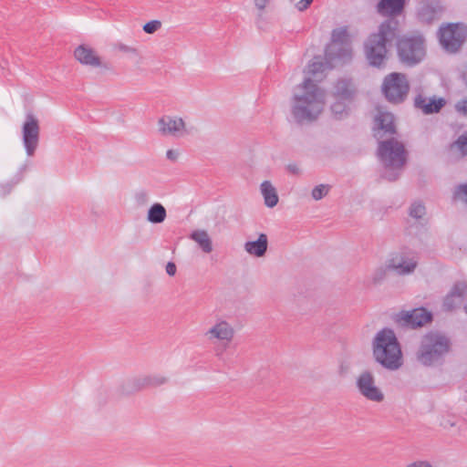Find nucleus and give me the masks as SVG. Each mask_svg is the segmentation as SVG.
Segmentation results:
<instances>
[{"label": "nucleus", "instance_id": "41", "mask_svg": "<svg viewBox=\"0 0 467 467\" xmlns=\"http://www.w3.org/2000/svg\"><path fill=\"white\" fill-rule=\"evenodd\" d=\"M314 0H300L296 3V6L299 11L306 10Z\"/></svg>", "mask_w": 467, "mask_h": 467}, {"label": "nucleus", "instance_id": "29", "mask_svg": "<svg viewBox=\"0 0 467 467\" xmlns=\"http://www.w3.org/2000/svg\"><path fill=\"white\" fill-rule=\"evenodd\" d=\"M331 43L350 45L347 27H338L331 33Z\"/></svg>", "mask_w": 467, "mask_h": 467}, {"label": "nucleus", "instance_id": "13", "mask_svg": "<svg viewBox=\"0 0 467 467\" xmlns=\"http://www.w3.org/2000/svg\"><path fill=\"white\" fill-rule=\"evenodd\" d=\"M356 386L365 399L374 402H381L384 400L382 390L376 385L375 377L368 370L362 371L357 378Z\"/></svg>", "mask_w": 467, "mask_h": 467}, {"label": "nucleus", "instance_id": "25", "mask_svg": "<svg viewBox=\"0 0 467 467\" xmlns=\"http://www.w3.org/2000/svg\"><path fill=\"white\" fill-rule=\"evenodd\" d=\"M260 188L264 196L265 204L269 208L275 207L278 202V195L275 188L269 181L263 182Z\"/></svg>", "mask_w": 467, "mask_h": 467}, {"label": "nucleus", "instance_id": "26", "mask_svg": "<svg viewBox=\"0 0 467 467\" xmlns=\"http://www.w3.org/2000/svg\"><path fill=\"white\" fill-rule=\"evenodd\" d=\"M190 238L192 241H194L195 243H197L199 244V246L201 247V249L204 253L209 254L213 251L212 240L209 237V234L206 231H204V230L193 231L191 234Z\"/></svg>", "mask_w": 467, "mask_h": 467}, {"label": "nucleus", "instance_id": "22", "mask_svg": "<svg viewBox=\"0 0 467 467\" xmlns=\"http://www.w3.org/2000/svg\"><path fill=\"white\" fill-rule=\"evenodd\" d=\"M356 92V87L350 78L338 79L335 85V96L340 99L352 100Z\"/></svg>", "mask_w": 467, "mask_h": 467}, {"label": "nucleus", "instance_id": "21", "mask_svg": "<svg viewBox=\"0 0 467 467\" xmlns=\"http://www.w3.org/2000/svg\"><path fill=\"white\" fill-rule=\"evenodd\" d=\"M75 58L79 63L90 67H100L101 61L99 56L96 55L95 51L85 45L78 46L74 51Z\"/></svg>", "mask_w": 467, "mask_h": 467}, {"label": "nucleus", "instance_id": "47", "mask_svg": "<svg viewBox=\"0 0 467 467\" xmlns=\"http://www.w3.org/2000/svg\"><path fill=\"white\" fill-rule=\"evenodd\" d=\"M269 0H254L255 6L260 10H264Z\"/></svg>", "mask_w": 467, "mask_h": 467}, {"label": "nucleus", "instance_id": "42", "mask_svg": "<svg viewBox=\"0 0 467 467\" xmlns=\"http://www.w3.org/2000/svg\"><path fill=\"white\" fill-rule=\"evenodd\" d=\"M458 112L463 113L464 115L467 114V99L461 100L457 102L455 106Z\"/></svg>", "mask_w": 467, "mask_h": 467}, {"label": "nucleus", "instance_id": "6", "mask_svg": "<svg viewBox=\"0 0 467 467\" xmlns=\"http://www.w3.org/2000/svg\"><path fill=\"white\" fill-rule=\"evenodd\" d=\"M377 155L384 168L402 169L407 162L408 152L401 141L391 137L379 140Z\"/></svg>", "mask_w": 467, "mask_h": 467}, {"label": "nucleus", "instance_id": "33", "mask_svg": "<svg viewBox=\"0 0 467 467\" xmlns=\"http://www.w3.org/2000/svg\"><path fill=\"white\" fill-rule=\"evenodd\" d=\"M329 186L327 184H319L316 186L311 192L312 198L316 201L321 200L328 193Z\"/></svg>", "mask_w": 467, "mask_h": 467}, {"label": "nucleus", "instance_id": "45", "mask_svg": "<svg viewBox=\"0 0 467 467\" xmlns=\"http://www.w3.org/2000/svg\"><path fill=\"white\" fill-rule=\"evenodd\" d=\"M348 370H349V365L346 362H341L338 367V374L340 376H345L348 374Z\"/></svg>", "mask_w": 467, "mask_h": 467}, {"label": "nucleus", "instance_id": "12", "mask_svg": "<svg viewBox=\"0 0 467 467\" xmlns=\"http://www.w3.org/2000/svg\"><path fill=\"white\" fill-rule=\"evenodd\" d=\"M393 320L399 327L416 329L431 322L432 314L424 307H418L410 311H400L394 316Z\"/></svg>", "mask_w": 467, "mask_h": 467}, {"label": "nucleus", "instance_id": "18", "mask_svg": "<svg viewBox=\"0 0 467 467\" xmlns=\"http://www.w3.org/2000/svg\"><path fill=\"white\" fill-rule=\"evenodd\" d=\"M158 126L161 135L178 136L185 129V122L182 118L163 116L158 120Z\"/></svg>", "mask_w": 467, "mask_h": 467}, {"label": "nucleus", "instance_id": "14", "mask_svg": "<svg viewBox=\"0 0 467 467\" xmlns=\"http://www.w3.org/2000/svg\"><path fill=\"white\" fill-rule=\"evenodd\" d=\"M443 11L440 0H420L417 7V17L421 23L431 24L441 18Z\"/></svg>", "mask_w": 467, "mask_h": 467}, {"label": "nucleus", "instance_id": "3", "mask_svg": "<svg viewBox=\"0 0 467 467\" xmlns=\"http://www.w3.org/2000/svg\"><path fill=\"white\" fill-rule=\"evenodd\" d=\"M375 360L383 368L396 370L402 366V352L399 340L391 328L379 330L372 343Z\"/></svg>", "mask_w": 467, "mask_h": 467}, {"label": "nucleus", "instance_id": "30", "mask_svg": "<svg viewBox=\"0 0 467 467\" xmlns=\"http://www.w3.org/2000/svg\"><path fill=\"white\" fill-rule=\"evenodd\" d=\"M327 67L330 68L327 60L323 62L319 58L315 57V59L307 66L308 74L316 76L317 73L323 72Z\"/></svg>", "mask_w": 467, "mask_h": 467}, {"label": "nucleus", "instance_id": "49", "mask_svg": "<svg viewBox=\"0 0 467 467\" xmlns=\"http://www.w3.org/2000/svg\"><path fill=\"white\" fill-rule=\"evenodd\" d=\"M464 309H465V310H466V312H467V305L464 306Z\"/></svg>", "mask_w": 467, "mask_h": 467}, {"label": "nucleus", "instance_id": "36", "mask_svg": "<svg viewBox=\"0 0 467 467\" xmlns=\"http://www.w3.org/2000/svg\"><path fill=\"white\" fill-rule=\"evenodd\" d=\"M388 270L389 269L387 267V265L385 267L380 266L377 268L371 277L373 284L377 285L381 283L386 278Z\"/></svg>", "mask_w": 467, "mask_h": 467}, {"label": "nucleus", "instance_id": "16", "mask_svg": "<svg viewBox=\"0 0 467 467\" xmlns=\"http://www.w3.org/2000/svg\"><path fill=\"white\" fill-rule=\"evenodd\" d=\"M467 298V283L456 282L450 292L445 296L442 308L445 311H453L459 308Z\"/></svg>", "mask_w": 467, "mask_h": 467}, {"label": "nucleus", "instance_id": "27", "mask_svg": "<svg viewBox=\"0 0 467 467\" xmlns=\"http://www.w3.org/2000/svg\"><path fill=\"white\" fill-rule=\"evenodd\" d=\"M167 217V212L165 207L160 203H153L147 213V220L151 223H161Z\"/></svg>", "mask_w": 467, "mask_h": 467}, {"label": "nucleus", "instance_id": "43", "mask_svg": "<svg viewBox=\"0 0 467 467\" xmlns=\"http://www.w3.org/2000/svg\"><path fill=\"white\" fill-rule=\"evenodd\" d=\"M406 467H432V465L427 461H416L408 464Z\"/></svg>", "mask_w": 467, "mask_h": 467}, {"label": "nucleus", "instance_id": "48", "mask_svg": "<svg viewBox=\"0 0 467 467\" xmlns=\"http://www.w3.org/2000/svg\"><path fill=\"white\" fill-rule=\"evenodd\" d=\"M166 157L168 160L174 161L177 160L178 153L176 151H174L173 150H169L166 152Z\"/></svg>", "mask_w": 467, "mask_h": 467}, {"label": "nucleus", "instance_id": "9", "mask_svg": "<svg viewBox=\"0 0 467 467\" xmlns=\"http://www.w3.org/2000/svg\"><path fill=\"white\" fill-rule=\"evenodd\" d=\"M418 265V257L414 251L402 248L392 253L387 261V267L399 275L412 274Z\"/></svg>", "mask_w": 467, "mask_h": 467}, {"label": "nucleus", "instance_id": "34", "mask_svg": "<svg viewBox=\"0 0 467 467\" xmlns=\"http://www.w3.org/2000/svg\"><path fill=\"white\" fill-rule=\"evenodd\" d=\"M453 198L462 201L467 205V182L460 184L455 188Z\"/></svg>", "mask_w": 467, "mask_h": 467}, {"label": "nucleus", "instance_id": "44", "mask_svg": "<svg viewBox=\"0 0 467 467\" xmlns=\"http://www.w3.org/2000/svg\"><path fill=\"white\" fill-rule=\"evenodd\" d=\"M176 271H177V267H176V265H175L173 262H169V263L166 265V273H167L170 276H173V275H175Z\"/></svg>", "mask_w": 467, "mask_h": 467}, {"label": "nucleus", "instance_id": "24", "mask_svg": "<svg viewBox=\"0 0 467 467\" xmlns=\"http://www.w3.org/2000/svg\"><path fill=\"white\" fill-rule=\"evenodd\" d=\"M405 3L406 0H379L377 9L383 16H397L403 11Z\"/></svg>", "mask_w": 467, "mask_h": 467}, {"label": "nucleus", "instance_id": "50", "mask_svg": "<svg viewBox=\"0 0 467 467\" xmlns=\"http://www.w3.org/2000/svg\"><path fill=\"white\" fill-rule=\"evenodd\" d=\"M291 2H294L295 0H290Z\"/></svg>", "mask_w": 467, "mask_h": 467}, {"label": "nucleus", "instance_id": "19", "mask_svg": "<svg viewBox=\"0 0 467 467\" xmlns=\"http://www.w3.org/2000/svg\"><path fill=\"white\" fill-rule=\"evenodd\" d=\"M445 104L446 101L442 98H432L428 100L427 98L419 94L414 99V107L420 109L426 115L438 113Z\"/></svg>", "mask_w": 467, "mask_h": 467}, {"label": "nucleus", "instance_id": "2", "mask_svg": "<svg viewBox=\"0 0 467 467\" xmlns=\"http://www.w3.org/2000/svg\"><path fill=\"white\" fill-rule=\"evenodd\" d=\"M398 21L388 19L381 23L376 33L368 36L364 43V53L369 66L382 68L388 61V45L397 38Z\"/></svg>", "mask_w": 467, "mask_h": 467}, {"label": "nucleus", "instance_id": "10", "mask_svg": "<svg viewBox=\"0 0 467 467\" xmlns=\"http://www.w3.org/2000/svg\"><path fill=\"white\" fill-rule=\"evenodd\" d=\"M168 382V378L161 375H141L132 377L120 385L119 390L121 395H132L149 388H156Z\"/></svg>", "mask_w": 467, "mask_h": 467}, {"label": "nucleus", "instance_id": "40", "mask_svg": "<svg viewBox=\"0 0 467 467\" xmlns=\"http://www.w3.org/2000/svg\"><path fill=\"white\" fill-rule=\"evenodd\" d=\"M114 48L127 54L138 55V51L135 47L127 46L122 43H117L114 45Z\"/></svg>", "mask_w": 467, "mask_h": 467}, {"label": "nucleus", "instance_id": "5", "mask_svg": "<svg viewBox=\"0 0 467 467\" xmlns=\"http://www.w3.org/2000/svg\"><path fill=\"white\" fill-rule=\"evenodd\" d=\"M396 47L400 62L407 67L419 65L427 55L426 38L420 32L400 36L397 39Z\"/></svg>", "mask_w": 467, "mask_h": 467}, {"label": "nucleus", "instance_id": "7", "mask_svg": "<svg viewBox=\"0 0 467 467\" xmlns=\"http://www.w3.org/2000/svg\"><path fill=\"white\" fill-rule=\"evenodd\" d=\"M438 36L441 46L449 53L458 52L467 38V26L461 23H450L440 27Z\"/></svg>", "mask_w": 467, "mask_h": 467}, {"label": "nucleus", "instance_id": "11", "mask_svg": "<svg viewBox=\"0 0 467 467\" xmlns=\"http://www.w3.org/2000/svg\"><path fill=\"white\" fill-rule=\"evenodd\" d=\"M39 140V120L32 112H27L22 125V141L27 156H34L38 147Z\"/></svg>", "mask_w": 467, "mask_h": 467}, {"label": "nucleus", "instance_id": "15", "mask_svg": "<svg viewBox=\"0 0 467 467\" xmlns=\"http://www.w3.org/2000/svg\"><path fill=\"white\" fill-rule=\"evenodd\" d=\"M352 49L350 45L330 43L325 49V59L333 68L337 63H346L351 59Z\"/></svg>", "mask_w": 467, "mask_h": 467}, {"label": "nucleus", "instance_id": "38", "mask_svg": "<svg viewBox=\"0 0 467 467\" xmlns=\"http://www.w3.org/2000/svg\"><path fill=\"white\" fill-rule=\"evenodd\" d=\"M451 149L456 147L462 152V155H466L467 154V136L466 135L460 136L457 139V140L451 144Z\"/></svg>", "mask_w": 467, "mask_h": 467}, {"label": "nucleus", "instance_id": "32", "mask_svg": "<svg viewBox=\"0 0 467 467\" xmlns=\"http://www.w3.org/2000/svg\"><path fill=\"white\" fill-rule=\"evenodd\" d=\"M331 111L337 119H342L348 114V108L345 102L338 100L332 104Z\"/></svg>", "mask_w": 467, "mask_h": 467}, {"label": "nucleus", "instance_id": "31", "mask_svg": "<svg viewBox=\"0 0 467 467\" xmlns=\"http://www.w3.org/2000/svg\"><path fill=\"white\" fill-rule=\"evenodd\" d=\"M409 214L416 220H420L426 214V208L421 202H414L410 207Z\"/></svg>", "mask_w": 467, "mask_h": 467}, {"label": "nucleus", "instance_id": "1", "mask_svg": "<svg viewBox=\"0 0 467 467\" xmlns=\"http://www.w3.org/2000/svg\"><path fill=\"white\" fill-rule=\"evenodd\" d=\"M301 93L293 97L292 115L299 124L317 119L324 107V93L309 78L298 86Z\"/></svg>", "mask_w": 467, "mask_h": 467}, {"label": "nucleus", "instance_id": "23", "mask_svg": "<svg viewBox=\"0 0 467 467\" xmlns=\"http://www.w3.org/2000/svg\"><path fill=\"white\" fill-rule=\"evenodd\" d=\"M244 247L245 252L249 254L256 257H262L267 251V235L265 234H260L257 240L246 242Z\"/></svg>", "mask_w": 467, "mask_h": 467}, {"label": "nucleus", "instance_id": "20", "mask_svg": "<svg viewBox=\"0 0 467 467\" xmlns=\"http://www.w3.org/2000/svg\"><path fill=\"white\" fill-rule=\"evenodd\" d=\"M205 336L209 339L216 338L221 341L230 342L234 338V330L233 327L226 321H220L212 327Z\"/></svg>", "mask_w": 467, "mask_h": 467}, {"label": "nucleus", "instance_id": "39", "mask_svg": "<svg viewBox=\"0 0 467 467\" xmlns=\"http://www.w3.org/2000/svg\"><path fill=\"white\" fill-rule=\"evenodd\" d=\"M161 27V22L159 20H151L143 26V31L147 34H154Z\"/></svg>", "mask_w": 467, "mask_h": 467}, {"label": "nucleus", "instance_id": "46", "mask_svg": "<svg viewBox=\"0 0 467 467\" xmlns=\"http://www.w3.org/2000/svg\"><path fill=\"white\" fill-rule=\"evenodd\" d=\"M287 171L292 173V174H295V175H297L300 173V169L298 168V166L295 163H290L287 165L286 167Z\"/></svg>", "mask_w": 467, "mask_h": 467}, {"label": "nucleus", "instance_id": "35", "mask_svg": "<svg viewBox=\"0 0 467 467\" xmlns=\"http://www.w3.org/2000/svg\"><path fill=\"white\" fill-rule=\"evenodd\" d=\"M401 169L385 168V171L381 174V178L389 182H395L400 175Z\"/></svg>", "mask_w": 467, "mask_h": 467}, {"label": "nucleus", "instance_id": "28", "mask_svg": "<svg viewBox=\"0 0 467 467\" xmlns=\"http://www.w3.org/2000/svg\"><path fill=\"white\" fill-rule=\"evenodd\" d=\"M26 165L25 164L19 169L17 173L14 176V178L10 182L1 185V187H0L1 194L3 196H5L6 194H8L12 191L13 187L15 185H16L17 183H19L23 180L24 173L26 172Z\"/></svg>", "mask_w": 467, "mask_h": 467}, {"label": "nucleus", "instance_id": "8", "mask_svg": "<svg viewBox=\"0 0 467 467\" xmlns=\"http://www.w3.org/2000/svg\"><path fill=\"white\" fill-rule=\"evenodd\" d=\"M410 84L402 73H390L386 76L382 84V91L389 102L401 103L407 98Z\"/></svg>", "mask_w": 467, "mask_h": 467}, {"label": "nucleus", "instance_id": "37", "mask_svg": "<svg viewBox=\"0 0 467 467\" xmlns=\"http://www.w3.org/2000/svg\"><path fill=\"white\" fill-rule=\"evenodd\" d=\"M134 200L138 206H144L146 205L150 201V196L147 191L145 190H140L135 192L134 194Z\"/></svg>", "mask_w": 467, "mask_h": 467}, {"label": "nucleus", "instance_id": "4", "mask_svg": "<svg viewBox=\"0 0 467 467\" xmlns=\"http://www.w3.org/2000/svg\"><path fill=\"white\" fill-rule=\"evenodd\" d=\"M451 348V342L448 337L437 331H430L421 337L416 358L424 367L441 366Z\"/></svg>", "mask_w": 467, "mask_h": 467}, {"label": "nucleus", "instance_id": "17", "mask_svg": "<svg viewBox=\"0 0 467 467\" xmlns=\"http://www.w3.org/2000/svg\"><path fill=\"white\" fill-rule=\"evenodd\" d=\"M375 125L377 129L374 136L379 140H381L385 135L392 136L397 132L394 116L389 112H379L375 118Z\"/></svg>", "mask_w": 467, "mask_h": 467}]
</instances>
